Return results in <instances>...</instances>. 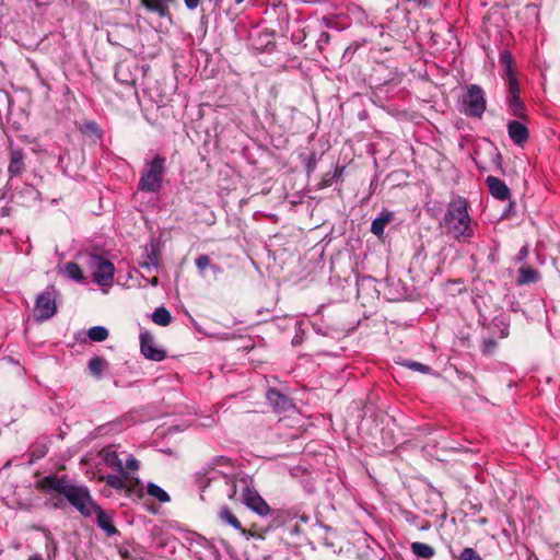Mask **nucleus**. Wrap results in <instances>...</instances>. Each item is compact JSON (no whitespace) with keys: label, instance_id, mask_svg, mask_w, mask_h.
<instances>
[{"label":"nucleus","instance_id":"46","mask_svg":"<svg viewBox=\"0 0 560 560\" xmlns=\"http://www.w3.org/2000/svg\"><path fill=\"white\" fill-rule=\"evenodd\" d=\"M495 156H497L499 160L501 159V154H500L499 152L495 154Z\"/></svg>","mask_w":560,"mask_h":560},{"label":"nucleus","instance_id":"9","mask_svg":"<svg viewBox=\"0 0 560 560\" xmlns=\"http://www.w3.org/2000/svg\"><path fill=\"white\" fill-rule=\"evenodd\" d=\"M140 350L149 360L162 361L166 357V352L155 347L154 338L149 331L140 332Z\"/></svg>","mask_w":560,"mask_h":560},{"label":"nucleus","instance_id":"17","mask_svg":"<svg viewBox=\"0 0 560 560\" xmlns=\"http://www.w3.org/2000/svg\"><path fill=\"white\" fill-rule=\"evenodd\" d=\"M24 170V154L21 149H14L10 154V163L8 166V172L10 177L18 176Z\"/></svg>","mask_w":560,"mask_h":560},{"label":"nucleus","instance_id":"30","mask_svg":"<svg viewBox=\"0 0 560 560\" xmlns=\"http://www.w3.org/2000/svg\"><path fill=\"white\" fill-rule=\"evenodd\" d=\"M195 265L200 275H205L208 267H211L214 271H219L220 268L215 265H211V260L208 255H200L195 259Z\"/></svg>","mask_w":560,"mask_h":560},{"label":"nucleus","instance_id":"7","mask_svg":"<svg viewBox=\"0 0 560 560\" xmlns=\"http://www.w3.org/2000/svg\"><path fill=\"white\" fill-rule=\"evenodd\" d=\"M57 290L48 285L35 300L34 316L37 322H44L54 317L57 313Z\"/></svg>","mask_w":560,"mask_h":560},{"label":"nucleus","instance_id":"44","mask_svg":"<svg viewBox=\"0 0 560 560\" xmlns=\"http://www.w3.org/2000/svg\"><path fill=\"white\" fill-rule=\"evenodd\" d=\"M27 560H44L40 555H32Z\"/></svg>","mask_w":560,"mask_h":560},{"label":"nucleus","instance_id":"3","mask_svg":"<svg viewBox=\"0 0 560 560\" xmlns=\"http://www.w3.org/2000/svg\"><path fill=\"white\" fill-rule=\"evenodd\" d=\"M166 174V159L160 154L147 160L140 174L138 189L144 192H159Z\"/></svg>","mask_w":560,"mask_h":560},{"label":"nucleus","instance_id":"31","mask_svg":"<svg viewBox=\"0 0 560 560\" xmlns=\"http://www.w3.org/2000/svg\"><path fill=\"white\" fill-rule=\"evenodd\" d=\"M103 480L112 488L116 490L126 489V481L118 475H107L103 477Z\"/></svg>","mask_w":560,"mask_h":560},{"label":"nucleus","instance_id":"40","mask_svg":"<svg viewBox=\"0 0 560 560\" xmlns=\"http://www.w3.org/2000/svg\"><path fill=\"white\" fill-rule=\"evenodd\" d=\"M184 2L188 10H195L200 4V0H184Z\"/></svg>","mask_w":560,"mask_h":560},{"label":"nucleus","instance_id":"34","mask_svg":"<svg viewBox=\"0 0 560 560\" xmlns=\"http://www.w3.org/2000/svg\"><path fill=\"white\" fill-rule=\"evenodd\" d=\"M457 560H481V557L472 548H464Z\"/></svg>","mask_w":560,"mask_h":560},{"label":"nucleus","instance_id":"15","mask_svg":"<svg viewBox=\"0 0 560 560\" xmlns=\"http://www.w3.org/2000/svg\"><path fill=\"white\" fill-rule=\"evenodd\" d=\"M486 183L492 197L502 201L510 199L511 191L503 180L495 176H488Z\"/></svg>","mask_w":560,"mask_h":560},{"label":"nucleus","instance_id":"41","mask_svg":"<svg viewBox=\"0 0 560 560\" xmlns=\"http://www.w3.org/2000/svg\"><path fill=\"white\" fill-rule=\"evenodd\" d=\"M147 284H150L152 287H156L159 284V279L156 277H153L151 279H144Z\"/></svg>","mask_w":560,"mask_h":560},{"label":"nucleus","instance_id":"28","mask_svg":"<svg viewBox=\"0 0 560 560\" xmlns=\"http://www.w3.org/2000/svg\"><path fill=\"white\" fill-rule=\"evenodd\" d=\"M65 272L68 278L75 280V281H82L83 280V272L80 268V266L75 262H67L65 266Z\"/></svg>","mask_w":560,"mask_h":560},{"label":"nucleus","instance_id":"39","mask_svg":"<svg viewBox=\"0 0 560 560\" xmlns=\"http://www.w3.org/2000/svg\"><path fill=\"white\" fill-rule=\"evenodd\" d=\"M288 551L284 550V551H276L273 555L271 556H268L265 558V560H281L282 558H284V555H287Z\"/></svg>","mask_w":560,"mask_h":560},{"label":"nucleus","instance_id":"26","mask_svg":"<svg viewBox=\"0 0 560 560\" xmlns=\"http://www.w3.org/2000/svg\"><path fill=\"white\" fill-rule=\"evenodd\" d=\"M152 320L156 325L167 326L172 320V316H171V313L165 307L161 306V307H158L152 313Z\"/></svg>","mask_w":560,"mask_h":560},{"label":"nucleus","instance_id":"21","mask_svg":"<svg viewBox=\"0 0 560 560\" xmlns=\"http://www.w3.org/2000/svg\"><path fill=\"white\" fill-rule=\"evenodd\" d=\"M410 549L415 556L421 559H429L435 555L434 548L424 542H412Z\"/></svg>","mask_w":560,"mask_h":560},{"label":"nucleus","instance_id":"6","mask_svg":"<svg viewBox=\"0 0 560 560\" xmlns=\"http://www.w3.org/2000/svg\"><path fill=\"white\" fill-rule=\"evenodd\" d=\"M88 265L92 270V278L101 287H110L114 281L115 267L112 261L100 255H89Z\"/></svg>","mask_w":560,"mask_h":560},{"label":"nucleus","instance_id":"16","mask_svg":"<svg viewBox=\"0 0 560 560\" xmlns=\"http://www.w3.org/2000/svg\"><path fill=\"white\" fill-rule=\"evenodd\" d=\"M175 0H140L141 4L152 13L160 18H171L170 3Z\"/></svg>","mask_w":560,"mask_h":560},{"label":"nucleus","instance_id":"25","mask_svg":"<svg viewBox=\"0 0 560 560\" xmlns=\"http://www.w3.org/2000/svg\"><path fill=\"white\" fill-rule=\"evenodd\" d=\"M147 492L151 497L158 499L162 503L170 502L171 498L165 490H163L160 486L153 482H149L147 486Z\"/></svg>","mask_w":560,"mask_h":560},{"label":"nucleus","instance_id":"13","mask_svg":"<svg viewBox=\"0 0 560 560\" xmlns=\"http://www.w3.org/2000/svg\"><path fill=\"white\" fill-rule=\"evenodd\" d=\"M139 266L143 269L158 270L160 267V253L159 246L154 243H151L149 246H145L144 252L142 254V259L139 262Z\"/></svg>","mask_w":560,"mask_h":560},{"label":"nucleus","instance_id":"33","mask_svg":"<svg viewBox=\"0 0 560 560\" xmlns=\"http://www.w3.org/2000/svg\"><path fill=\"white\" fill-rule=\"evenodd\" d=\"M404 366L412 370V371H416V372H420V373H423V374H428L431 372V368L429 365H425L423 363H420V362H417V361H405L402 363Z\"/></svg>","mask_w":560,"mask_h":560},{"label":"nucleus","instance_id":"24","mask_svg":"<svg viewBox=\"0 0 560 560\" xmlns=\"http://www.w3.org/2000/svg\"><path fill=\"white\" fill-rule=\"evenodd\" d=\"M219 517L223 523L231 525L232 527H234L237 530L244 532V529L242 528L241 522L237 520V517L231 512V510L228 506H223L220 509Z\"/></svg>","mask_w":560,"mask_h":560},{"label":"nucleus","instance_id":"36","mask_svg":"<svg viewBox=\"0 0 560 560\" xmlns=\"http://www.w3.org/2000/svg\"><path fill=\"white\" fill-rule=\"evenodd\" d=\"M46 505L52 508V509H63L65 506V500L62 498H56L51 500H47L45 502Z\"/></svg>","mask_w":560,"mask_h":560},{"label":"nucleus","instance_id":"19","mask_svg":"<svg viewBox=\"0 0 560 560\" xmlns=\"http://www.w3.org/2000/svg\"><path fill=\"white\" fill-rule=\"evenodd\" d=\"M393 213L383 211L380 217L375 218L371 224V232L381 237L384 233L385 226L392 221Z\"/></svg>","mask_w":560,"mask_h":560},{"label":"nucleus","instance_id":"43","mask_svg":"<svg viewBox=\"0 0 560 560\" xmlns=\"http://www.w3.org/2000/svg\"><path fill=\"white\" fill-rule=\"evenodd\" d=\"M513 208V203H510L509 207L504 210L502 217H508L510 211L512 210Z\"/></svg>","mask_w":560,"mask_h":560},{"label":"nucleus","instance_id":"4","mask_svg":"<svg viewBox=\"0 0 560 560\" xmlns=\"http://www.w3.org/2000/svg\"><path fill=\"white\" fill-rule=\"evenodd\" d=\"M234 467L230 458L225 456L214 457L197 472L199 488L205 490L209 487H218L221 481L228 478V474L234 470Z\"/></svg>","mask_w":560,"mask_h":560},{"label":"nucleus","instance_id":"32","mask_svg":"<svg viewBox=\"0 0 560 560\" xmlns=\"http://www.w3.org/2000/svg\"><path fill=\"white\" fill-rule=\"evenodd\" d=\"M45 549H46L48 559L54 558L58 551V544L55 540V538L51 536L50 532H46Z\"/></svg>","mask_w":560,"mask_h":560},{"label":"nucleus","instance_id":"23","mask_svg":"<svg viewBox=\"0 0 560 560\" xmlns=\"http://www.w3.org/2000/svg\"><path fill=\"white\" fill-rule=\"evenodd\" d=\"M108 369V362L101 357H93L89 361V370L93 376L100 378L104 371Z\"/></svg>","mask_w":560,"mask_h":560},{"label":"nucleus","instance_id":"27","mask_svg":"<svg viewBox=\"0 0 560 560\" xmlns=\"http://www.w3.org/2000/svg\"><path fill=\"white\" fill-rule=\"evenodd\" d=\"M506 102L514 116L524 117L525 106L520 96H506Z\"/></svg>","mask_w":560,"mask_h":560},{"label":"nucleus","instance_id":"37","mask_svg":"<svg viewBox=\"0 0 560 560\" xmlns=\"http://www.w3.org/2000/svg\"><path fill=\"white\" fill-rule=\"evenodd\" d=\"M126 468L129 470H138L139 462L135 457L131 456L126 460Z\"/></svg>","mask_w":560,"mask_h":560},{"label":"nucleus","instance_id":"20","mask_svg":"<svg viewBox=\"0 0 560 560\" xmlns=\"http://www.w3.org/2000/svg\"><path fill=\"white\" fill-rule=\"evenodd\" d=\"M539 279V273L536 269L530 267H522L518 270V278L517 283L518 284H528V283H535Z\"/></svg>","mask_w":560,"mask_h":560},{"label":"nucleus","instance_id":"1","mask_svg":"<svg viewBox=\"0 0 560 560\" xmlns=\"http://www.w3.org/2000/svg\"><path fill=\"white\" fill-rule=\"evenodd\" d=\"M44 492H57L63 497L82 516H96L97 526L108 536L117 534L113 516L104 511L92 498L86 486L77 485L66 476H47L40 481Z\"/></svg>","mask_w":560,"mask_h":560},{"label":"nucleus","instance_id":"10","mask_svg":"<svg viewBox=\"0 0 560 560\" xmlns=\"http://www.w3.org/2000/svg\"><path fill=\"white\" fill-rule=\"evenodd\" d=\"M500 62L503 66L504 75L508 80V95L520 96V85L515 73L512 70V56L509 51H503L500 55Z\"/></svg>","mask_w":560,"mask_h":560},{"label":"nucleus","instance_id":"45","mask_svg":"<svg viewBox=\"0 0 560 560\" xmlns=\"http://www.w3.org/2000/svg\"><path fill=\"white\" fill-rule=\"evenodd\" d=\"M244 0H235L237 4L242 3Z\"/></svg>","mask_w":560,"mask_h":560},{"label":"nucleus","instance_id":"14","mask_svg":"<svg viewBox=\"0 0 560 560\" xmlns=\"http://www.w3.org/2000/svg\"><path fill=\"white\" fill-rule=\"evenodd\" d=\"M508 133L513 143L521 147L528 140L529 137L527 127L518 120H511L508 124Z\"/></svg>","mask_w":560,"mask_h":560},{"label":"nucleus","instance_id":"8","mask_svg":"<svg viewBox=\"0 0 560 560\" xmlns=\"http://www.w3.org/2000/svg\"><path fill=\"white\" fill-rule=\"evenodd\" d=\"M240 483L241 492L237 502L244 503L258 515H268L270 513V508L260 494L256 490L250 489L246 480H241Z\"/></svg>","mask_w":560,"mask_h":560},{"label":"nucleus","instance_id":"18","mask_svg":"<svg viewBox=\"0 0 560 560\" xmlns=\"http://www.w3.org/2000/svg\"><path fill=\"white\" fill-rule=\"evenodd\" d=\"M102 457L104 463L112 469L122 474L124 476H127L125 471V467L122 465L121 459L119 458L118 454L115 451L112 450H103Z\"/></svg>","mask_w":560,"mask_h":560},{"label":"nucleus","instance_id":"29","mask_svg":"<svg viewBox=\"0 0 560 560\" xmlns=\"http://www.w3.org/2000/svg\"><path fill=\"white\" fill-rule=\"evenodd\" d=\"M88 336L93 341H104L108 337V330L103 326L91 327L88 331Z\"/></svg>","mask_w":560,"mask_h":560},{"label":"nucleus","instance_id":"12","mask_svg":"<svg viewBox=\"0 0 560 560\" xmlns=\"http://www.w3.org/2000/svg\"><path fill=\"white\" fill-rule=\"evenodd\" d=\"M266 397L270 406L277 412L288 411L293 407L291 399L281 392H279L278 389H268Z\"/></svg>","mask_w":560,"mask_h":560},{"label":"nucleus","instance_id":"22","mask_svg":"<svg viewBox=\"0 0 560 560\" xmlns=\"http://www.w3.org/2000/svg\"><path fill=\"white\" fill-rule=\"evenodd\" d=\"M115 78L118 82L126 85H131L135 82L129 66L126 62H120L116 66Z\"/></svg>","mask_w":560,"mask_h":560},{"label":"nucleus","instance_id":"38","mask_svg":"<svg viewBox=\"0 0 560 560\" xmlns=\"http://www.w3.org/2000/svg\"><path fill=\"white\" fill-rule=\"evenodd\" d=\"M528 253H529V248H528V245H524L520 250H518V254L516 256V259L517 261H523L527 258L528 256Z\"/></svg>","mask_w":560,"mask_h":560},{"label":"nucleus","instance_id":"5","mask_svg":"<svg viewBox=\"0 0 560 560\" xmlns=\"http://www.w3.org/2000/svg\"><path fill=\"white\" fill-rule=\"evenodd\" d=\"M486 95L481 86L470 84L462 96L459 110L468 117L480 118L486 110Z\"/></svg>","mask_w":560,"mask_h":560},{"label":"nucleus","instance_id":"35","mask_svg":"<svg viewBox=\"0 0 560 560\" xmlns=\"http://www.w3.org/2000/svg\"><path fill=\"white\" fill-rule=\"evenodd\" d=\"M497 347V342L493 339H487L482 342V352L485 354H491Z\"/></svg>","mask_w":560,"mask_h":560},{"label":"nucleus","instance_id":"2","mask_svg":"<svg viewBox=\"0 0 560 560\" xmlns=\"http://www.w3.org/2000/svg\"><path fill=\"white\" fill-rule=\"evenodd\" d=\"M442 225L446 233L456 240H466L474 235L471 219L468 214V203L465 198L457 197L450 201Z\"/></svg>","mask_w":560,"mask_h":560},{"label":"nucleus","instance_id":"11","mask_svg":"<svg viewBox=\"0 0 560 560\" xmlns=\"http://www.w3.org/2000/svg\"><path fill=\"white\" fill-rule=\"evenodd\" d=\"M228 478L224 481H221L218 487H215L222 494H224L228 499L232 501H238L241 490V480L243 478H237V471L234 467V470H231V474H228Z\"/></svg>","mask_w":560,"mask_h":560},{"label":"nucleus","instance_id":"42","mask_svg":"<svg viewBox=\"0 0 560 560\" xmlns=\"http://www.w3.org/2000/svg\"><path fill=\"white\" fill-rule=\"evenodd\" d=\"M329 37H330V36H329V34H328V33L323 32V33L320 34V39H319V40H320V42H323V43H328V42H329Z\"/></svg>","mask_w":560,"mask_h":560}]
</instances>
